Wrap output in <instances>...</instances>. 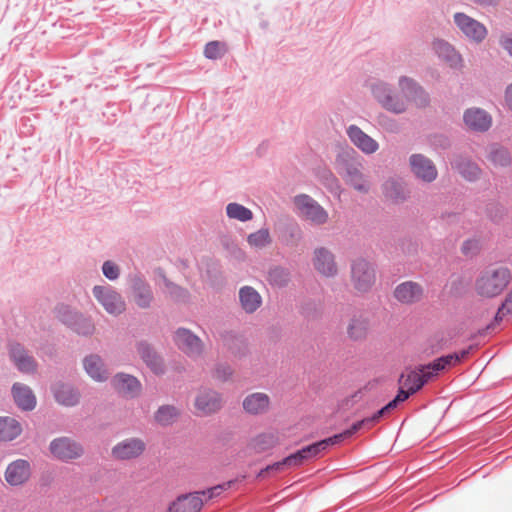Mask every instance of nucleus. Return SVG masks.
Wrapping results in <instances>:
<instances>
[{
	"instance_id": "1",
	"label": "nucleus",
	"mask_w": 512,
	"mask_h": 512,
	"mask_svg": "<svg viewBox=\"0 0 512 512\" xmlns=\"http://www.w3.org/2000/svg\"><path fill=\"white\" fill-rule=\"evenodd\" d=\"M426 367L427 365H421L415 370L401 374L399 378L400 388L396 397L373 416L362 419L365 426L367 428L372 427L382 416L395 409L399 403L407 400L410 395L416 393L425 383L429 382L434 376L433 371Z\"/></svg>"
},
{
	"instance_id": "2",
	"label": "nucleus",
	"mask_w": 512,
	"mask_h": 512,
	"mask_svg": "<svg viewBox=\"0 0 512 512\" xmlns=\"http://www.w3.org/2000/svg\"><path fill=\"white\" fill-rule=\"evenodd\" d=\"M356 152L352 149L350 152H343L337 156L339 172L343 174L347 182L357 191L367 193L369 188L363 183V174L361 172V163L351 154Z\"/></svg>"
},
{
	"instance_id": "3",
	"label": "nucleus",
	"mask_w": 512,
	"mask_h": 512,
	"mask_svg": "<svg viewBox=\"0 0 512 512\" xmlns=\"http://www.w3.org/2000/svg\"><path fill=\"white\" fill-rule=\"evenodd\" d=\"M371 93L375 100L387 111L402 114L407 110L406 102L394 93L392 86L383 81L371 84Z\"/></svg>"
},
{
	"instance_id": "4",
	"label": "nucleus",
	"mask_w": 512,
	"mask_h": 512,
	"mask_svg": "<svg viewBox=\"0 0 512 512\" xmlns=\"http://www.w3.org/2000/svg\"><path fill=\"white\" fill-rule=\"evenodd\" d=\"M512 280L511 270L503 265H488L476 279L475 288H507Z\"/></svg>"
},
{
	"instance_id": "5",
	"label": "nucleus",
	"mask_w": 512,
	"mask_h": 512,
	"mask_svg": "<svg viewBox=\"0 0 512 512\" xmlns=\"http://www.w3.org/2000/svg\"><path fill=\"white\" fill-rule=\"evenodd\" d=\"M350 272L355 288H372L376 283V265L363 257L351 261Z\"/></svg>"
},
{
	"instance_id": "6",
	"label": "nucleus",
	"mask_w": 512,
	"mask_h": 512,
	"mask_svg": "<svg viewBox=\"0 0 512 512\" xmlns=\"http://www.w3.org/2000/svg\"><path fill=\"white\" fill-rule=\"evenodd\" d=\"M362 428H367L364 422L362 420L357 421L351 426V428L345 430L344 432L336 434L332 437L321 440L319 442L313 443L311 445H308L302 448L300 451L305 461H307L318 456L322 451L326 450L329 446L338 444L344 439L351 437L354 433H356Z\"/></svg>"
},
{
	"instance_id": "7",
	"label": "nucleus",
	"mask_w": 512,
	"mask_h": 512,
	"mask_svg": "<svg viewBox=\"0 0 512 512\" xmlns=\"http://www.w3.org/2000/svg\"><path fill=\"white\" fill-rule=\"evenodd\" d=\"M453 18L457 28L470 40L481 43L486 38L488 31L478 20L463 12L455 13Z\"/></svg>"
},
{
	"instance_id": "8",
	"label": "nucleus",
	"mask_w": 512,
	"mask_h": 512,
	"mask_svg": "<svg viewBox=\"0 0 512 512\" xmlns=\"http://www.w3.org/2000/svg\"><path fill=\"white\" fill-rule=\"evenodd\" d=\"M173 341L190 358L200 357L204 352L202 340L188 329H177L174 333Z\"/></svg>"
},
{
	"instance_id": "9",
	"label": "nucleus",
	"mask_w": 512,
	"mask_h": 512,
	"mask_svg": "<svg viewBox=\"0 0 512 512\" xmlns=\"http://www.w3.org/2000/svg\"><path fill=\"white\" fill-rule=\"evenodd\" d=\"M410 170L416 179L424 183H432L438 177V170L434 162L427 156L415 153L409 157Z\"/></svg>"
},
{
	"instance_id": "10",
	"label": "nucleus",
	"mask_w": 512,
	"mask_h": 512,
	"mask_svg": "<svg viewBox=\"0 0 512 512\" xmlns=\"http://www.w3.org/2000/svg\"><path fill=\"white\" fill-rule=\"evenodd\" d=\"M399 87L407 100L414 103L417 108L423 109L430 105L429 93L413 78L401 76Z\"/></svg>"
},
{
	"instance_id": "11",
	"label": "nucleus",
	"mask_w": 512,
	"mask_h": 512,
	"mask_svg": "<svg viewBox=\"0 0 512 512\" xmlns=\"http://www.w3.org/2000/svg\"><path fill=\"white\" fill-rule=\"evenodd\" d=\"M294 204L313 223L324 224L328 219L325 209L307 194L296 195L294 197Z\"/></svg>"
},
{
	"instance_id": "12",
	"label": "nucleus",
	"mask_w": 512,
	"mask_h": 512,
	"mask_svg": "<svg viewBox=\"0 0 512 512\" xmlns=\"http://www.w3.org/2000/svg\"><path fill=\"white\" fill-rule=\"evenodd\" d=\"M51 454L61 461H71L82 456L83 448L68 437L54 439L49 446Z\"/></svg>"
},
{
	"instance_id": "13",
	"label": "nucleus",
	"mask_w": 512,
	"mask_h": 512,
	"mask_svg": "<svg viewBox=\"0 0 512 512\" xmlns=\"http://www.w3.org/2000/svg\"><path fill=\"white\" fill-rule=\"evenodd\" d=\"M312 263L315 270L325 277H334L338 273L335 255L326 247L314 249Z\"/></svg>"
},
{
	"instance_id": "14",
	"label": "nucleus",
	"mask_w": 512,
	"mask_h": 512,
	"mask_svg": "<svg viewBox=\"0 0 512 512\" xmlns=\"http://www.w3.org/2000/svg\"><path fill=\"white\" fill-rule=\"evenodd\" d=\"M276 230L280 241L286 246H296L302 239V230L293 218L280 219Z\"/></svg>"
},
{
	"instance_id": "15",
	"label": "nucleus",
	"mask_w": 512,
	"mask_h": 512,
	"mask_svg": "<svg viewBox=\"0 0 512 512\" xmlns=\"http://www.w3.org/2000/svg\"><path fill=\"white\" fill-rule=\"evenodd\" d=\"M4 476L11 486L23 485L31 476L30 463L24 459H17L7 466Z\"/></svg>"
},
{
	"instance_id": "16",
	"label": "nucleus",
	"mask_w": 512,
	"mask_h": 512,
	"mask_svg": "<svg viewBox=\"0 0 512 512\" xmlns=\"http://www.w3.org/2000/svg\"><path fill=\"white\" fill-rule=\"evenodd\" d=\"M465 125L474 132H486L490 129L492 118L481 108H468L463 114Z\"/></svg>"
},
{
	"instance_id": "17",
	"label": "nucleus",
	"mask_w": 512,
	"mask_h": 512,
	"mask_svg": "<svg viewBox=\"0 0 512 512\" xmlns=\"http://www.w3.org/2000/svg\"><path fill=\"white\" fill-rule=\"evenodd\" d=\"M139 357L155 375H162L165 372V364L162 357L155 349L146 342H139L136 345Z\"/></svg>"
},
{
	"instance_id": "18",
	"label": "nucleus",
	"mask_w": 512,
	"mask_h": 512,
	"mask_svg": "<svg viewBox=\"0 0 512 512\" xmlns=\"http://www.w3.org/2000/svg\"><path fill=\"white\" fill-rule=\"evenodd\" d=\"M197 412L201 415H209L221 408L219 394L210 389H200L194 402Z\"/></svg>"
},
{
	"instance_id": "19",
	"label": "nucleus",
	"mask_w": 512,
	"mask_h": 512,
	"mask_svg": "<svg viewBox=\"0 0 512 512\" xmlns=\"http://www.w3.org/2000/svg\"><path fill=\"white\" fill-rule=\"evenodd\" d=\"M111 384L118 393L130 398L138 396L142 390L140 381L136 377L125 373L116 374Z\"/></svg>"
},
{
	"instance_id": "20",
	"label": "nucleus",
	"mask_w": 512,
	"mask_h": 512,
	"mask_svg": "<svg viewBox=\"0 0 512 512\" xmlns=\"http://www.w3.org/2000/svg\"><path fill=\"white\" fill-rule=\"evenodd\" d=\"M145 450V444L137 438L125 439L112 449L115 458L129 460L140 456Z\"/></svg>"
},
{
	"instance_id": "21",
	"label": "nucleus",
	"mask_w": 512,
	"mask_h": 512,
	"mask_svg": "<svg viewBox=\"0 0 512 512\" xmlns=\"http://www.w3.org/2000/svg\"><path fill=\"white\" fill-rule=\"evenodd\" d=\"M95 298L110 314H120L125 310V302L116 290H95Z\"/></svg>"
},
{
	"instance_id": "22",
	"label": "nucleus",
	"mask_w": 512,
	"mask_h": 512,
	"mask_svg": "<svg viewBox=\"0 0 512 512\" xmlns=\"http://www.w3.org/2000/svg\"><path fill=\"white\" fill-rule=\"evenodd\" d=\"M347 134L351 142L366 154L376 152L379 147L376 140L363 132L356 125H350L347 129Z\"/></svg>"
},
{
	"instance_id": "23",
	"label": "nucleus",
	"mask_w": 512,
	"mask_h": 512,
	"mask_svg": "<svg viewBox=\"0 0 512 512\" xmlns=\"http://www.w3.org/2000/svg\"><path fill=\"white\" fill-rule=\"evenodd\" d=\"M382 192L387 199L395 204L405 202L410 196V191L406 188L405 183L393 178L383 183Z\"/></svg>"
},
{
	"instance_id": "24",
	"label": "nucleus",
	"mask_w": 512,
	"mask_h": 512,
	"mask_svg": "<svg viewBox=\"0 0 512 512\" xmlns=\"http://www.w3.org/2000/svg\"><path fill=\"white\" fill-rule=\"evenodd\" d=\"M203 506L200 493H190L178 497L168 509V512H199Z\"/></svg>"
},
{
	"instance_id": "25",
	"label": "nucleus",
	"mask_w": 512,
	"mask_h": 512,
	"mask_svg": "<svg viewBox=\"0 0 512 512\" xmlns=\"http://www.w3.org/2000/svg\"><path fill=\"white\" fill-rule=\"evenodd\" d=\"M269 406V396L261 392L252 393L243 400L244 410L252 415L266 413L269 409Z\"/></svg>"
},
{
	"instance_id": "26",
	"label": "nucleus",
	"mask_w": 512,
	"mask_h": 512,
	"mask_svg": "<svg viewBox=\"0 0 512 512\" xmlns=\"http://www.w3.org/2000/svg\"><path fill=\"white\" fill-rule=\"evenodd\" d=\"M470 349H464L458 353L449 354L437 358L433 362L427 364L428 369L433 371V376H437L442 370L459 364L469 354Z\"/></svg>"
},
{
	"instance_id": "27",
	"label": "nucleus",
	"mask_w": 512,
	"mask_h": 512,
	"mask_svg": "<svg viewBox=\"0 0 512 512\" xmlns=\"http://www.w3.org/2000/svg\"><path fill=\"white\" fill-rule=\"evenodd\" d=\"M433 49L438 57L446 61L451 67H457L462 61L461 55L446 40L436 39L433 42Z\"/></svg>"
},
{
	"instance_id": "28",
	"label": "nucleus",
	"mask_w": 512,
	"mask_h": 512,
	"mask_svg": "<svg viewBox=\"0 0 512 512\" xmlns=\"http://www.w3.org/2000/svg\"><path fill=\"white\" fill-rule=\"evenodd\" d=\"M12 395L15 403L22 410H32L36 406V397L28 386L15 383L12 387Z\"/></svg>"
},
{
	"instance_id": "29",
	"label": "nucleus",
	"mask_w": 512,
	"mask_h": 512,
	"mask_svg": "<svg viewBox=\"0 0 512 512\" xmlns=\"http://www.w3.org/2000/svg\"><path fill=\"white\" fill-rule=\"evenodd\" d=\"M487 159L494 166L500 167H509L512 163V156L509 149L499 143L489 145Z\"/></svg>"
},
{
	"instance_id": "30",
	"label": "nucleus",
	"mask_w": 512,
	"mask_h": 512,
	"mask_svg": "<svg viewBox=\"0 0 512 512\" xmlns=\"http://www.w3.org/2000/svg\"><path fill=\"white\" fill-rule=\"evenodd\" d=\"M279 443L276 432H263L253 437L249 442V448L256 453H261L275 447Z\"/></svg>"
},
{
	"instance_id": "31",
	"label": "nucleus",
	"mask_w": 512,
	"mask_h": 512,
	"mask_svg": "<svg viewBox=\"0 0 512 512\" xmlns=\"http://www.w3.org/2000/svg\"><path fill=\"white\" fill-rule=\"evenodd\" d=\"M84 368L88 375L95 381H105L108 372L104 367L102 359L98 355H90L84 359Z\"/></svg>"
},
{
	"instance_id": "32",
	"label": "nucleus",
	"mask_w": 512,
	"mask_h": 512,
	"mask_svg": "<svg viewBox=\"0 0 512 512\" xmlns=\"http://www.w3.org/2000/svg\"><path fill=\"white\" fill-rule=\"evenodd\" d=\"M10 355L20 371L28 373L35 370L34 360L27 355L20 344L11 345Z\"/></svg>"
},
{
	"instance_id": "33",
	"label": "nucleus",
	"mask_w": 512,
	"mask_h": 512,
	"mask_svg": "<svg viewBox=\"0 0 512 512\" xmlns=\"http://www.w3.org/2000/svg\"><path fill=\"white\" fill-rule=\"evenodd\" d=\"M22 432L20 423L10 417H0V441H12Z\"/></svg>"
},
{
	"instance_id": "34",
	"label": "nucleus",
	"mask_w": 512,
	"mask_h": 512,
	"mask_svg": "<svg viewBox=\"0 0 512 512\" xmlns=\"http://www.w3.org/2000/svg\"><path fill=\"white\" fill-rule=\"evenodd\" d=\"M54 396L58 403L65 406H74L79 402V393L65 384L54 387Z\"/></svg>"
},
{
	"instance_id": "35",
	"label": "nucleus",
	"mask_w": 512,
	"mask_h": 512,
	"mask_svg": "<svg viewBox=\"0 0 512 512\" xmlns=\"http://www.w3.org/2000/svg\"><path fill=\"white\" fill-rule=\"evenodd\" d=\"M290 278V269L281 265H275L268 271L267 280L274 287L285 288L288 285Z\"/></svg>"
},
{
	"instance_id": "36",
	"label": "nucleus",
	"mask_w": 512,
	"mask_h": 512,
	"mask_svg": "<svg viewBox=\"0 0 512 512\" xmlns=\"http://www.w3.org/2000/svg\"><path fill=\"white\" fill-rule=\"evenodd\" d=\"M456 168L460 175L469 182L478 180L482 173L478 164L468 159H461L457 161Z\"/></svg>"
},
{
	"instance_id": "37",
	"label": "nucleus",
	"mask_w": 512,
	"mask_h": 512,
	"mask_svg": "<svg viewBox=\"0 0 512 512\" xmlns=\"http://www.w3.org/2000/svg\"><path fill=\"white\" fill-rule=\"evenodd\" d=\"M63 321L80 335H91L95 330L94 324L89 319L77 314L70 315L64 318Z\"/></svg>"
},
{
	"instance_id": "38",
	"label": "nucleus",
	"mask_w": 512,
	"mask_h": 512,
	"mask_svg": "<svg viewBox=\"0 0 512 512\" xmlns=\"http://www.w3.org/2000/svg\"><path fill=\"white\" fill-rule=\"evenodd\" d=\"M239 298L242 308L247 313H253L262 303V298L257 290H240Z\"/></svg>"
},
{
	"instance_id": "39",
	"label": "nucleus",
	"mask_w": 512,
	"mask_h": 512,
	"mask_svg": "<svg viewBox=\"0 0 512 512\" xmlns=\"http://www.w3.org/2000/svg\"><path fill=\"white\" fill-rule=\"evenodd\" d=\"M226 214L230 219H236L241 222H247L253 218V212L249 208L236 202L229 203L226 206Z\"/></svg>"
},
{
	"instance_id": "40",
	"label": "nucleus",
	"mask_w": 512,
	"mask_h": 512,
	"mask_svg": "<svg viewBox=\"0 0 512 512\" xmlns=\"http://www.w3.org/2000/svg\"><path fill=\"white\" fill-rule=\"evenodd\" d=\"M180 415V411L172 405L161 406L155 413V420L160 425L172 424Z\"/></svg>"
},
{
	"instance_id": "41",
	"label": "nucleus",
	"mask_w": 512,
	"mask_h": 512,
	"mask_svg": "<svg viewBox=\"0 0 512 512\" xmlns=\"http://www.w3.org/2000/svg\"><path fill=\"white\" fill-rule=\"evenodd\" d=\"M368 331V322L363 318H354L347 327L348 336L353 340L363 339Z\"/></svg>"
},
{
	"instance_id": "42",
	"label": "nucleus",
	"mask_w": 512,
	"mask_h": 512,
	"mask_svg": "<svg viewBox=\"0 0 512 512\" xmlns=\"http://www.w3.org/2000/svg\"><path fill=\"white\" fill-rule=\"evenodd\" d=\"M319 181L331 192L336 193L340 189L338 178L328 168H319L317 171Z\"/></svg>"
},
{
	"instance_id": "43",
	"label": "nucleus",
	"mask_w": 512,
	"mask_h": 512,
	"mask_svg": "<svg viewBox=\"0 0 512 512\" xmlns=\"http://www.w3.org/2000/svg\"><path fill=\"white\" fill-rule=\"evenodd\" d=\"M247 242L254 247L263 248L271 243V237L268 229L261 228L248 235Z\"/></svg>"
},
{
	"instance_id": "44",
	"label": "nucleus",
	"mask_w": 512,
	"mask_h": 512,
	"mask_svg": "<svg viewBox=\"0 0 512 512\" xmlns=\"http://www.w3.org/2000/svg\"><path fill=\"white\" fill-rule=\"evenodd\" d=\"M226 52V45L220 41H210L204 47V56L210 60L221 58Z\"/></svg>"
},
{
	"instance_id": "45",
	"label": "nucleus",
	"mask_w": 512,
	"mask_h": 512,
	"mask_svg": "<svg viewBox=\"0 0 512 512\" xmlns=\"http://www.w3.org/2000/svg\"><path fill=\"white\" fill-rule=\"evenodd\" d=\"M150 276H151L152 280L154 281V284L156 286H158L159 288H162V287H164V288H181L180 286H178L175 283H173L172 281H170L167 278L165 271L160 267L154 268L151 271Z\"/></svg>"
},
{
	"instance_id": "46",
	"label": "nucleus",
	"mask_w": 512,
	"mask_h": 512,
	"mask_svg": "<svg viewBox=\"0 0 512 512\" xmlns=\"http://www.w3.org/2000/svg\"><path fill=\"white\" fill-rule=\"evenodd\" d=\"M393 297L400 303L410 304L421 298V290H393Z\"/></svg>"
},
{
	"instance_id": "47",
	"label": "nucleus",
	"mask_w": 512,
	"mask_h": 512,
	"mask_svg": "<svg viewBox=\"0 0 512 512\" xmlns=\"http://www.w3.org/2000/svg\"><path fill=\"white\" fill-rule=\"evenodd\" d=\"M130 299L140 308H146L153 300L151 290H132Z\"/></svg>"
},
{
	"instance_id": "48",
	"label": "nucleus",
	"mask_w": 512,
	"mask_h": 512,
	"mask_svg": "<svg viewBox=\"0 0 512 512\" xmlns=\"http://www.w3.org/2000/svg\"><path fill=\"white\" fill-rule=\"evenodd\" d=\"M481 250L480 241L475 238L466 239L461 246V252L466 257H474Z\"/></svg>"
},
{
	"instance_id": "49",
	"label": "nucleus",
	"mask_w": 512,
	"mask_h": 512,
	"mask_svg": "<svg viewBox=\"0 0 512 512\" xmlns=\"http://www.w3.org/2000/svg\"><path fill=\"white\" fill-rule=\"evenodd\" d=\"M429 142L435 149L447 150L451 147L450 138L443 133H434L430 135Z\"/></svg>"
},
{
	"instance_id": "50",
	"label": "nucleus",
	"mask_w": 512,
	"mask_h": 512,
	"mask_svg": "<svg viewBox=\"0 0 512 512\" xmlns=\"http://www.w3.org/2000/svg\"><path fill=\"white\" fill-rule=\"evenodd\" d=\"M505 213L506 209L499 203H492L487 207V216L496 224L503 220Z\"/></svg>"
},
{
	"instance_id": "51",
	"label": "nucleus",
	"mask_w": 512,
	"mask_h": 512,
	"mask_svg": "<svg viewBox=\"0 0 512 512\" xmlns=\"http://www.w3.org/2000/svg\"><path fill=\"white\" fill-rule=\"evenodd\" d=\"M505 316H512V291L506 296L505 301L498 308L495 322L499 323Z\"/></svg>"
},
{
	"instance_id": "52",
	"label": "nucleus",
	"mask_w": 512,
	"mask_h": 512,
	"mask_svg": "<svg viewBox=\"0 0 512 512\" xmlns=\"http://www.w3.org/2000/svg\"><path fill=\"white\" fill-rule=\"evenodd\" d=\"M102 273L108 280L114 281L120 275V268L115 262L107 260L102 264Z\"/></svg>"
},
{
	"instance_id": "53",
	"label": "nucleus",
	"mask_w": 512,
	"mask_h": 512,
	"mask_svg": "<svg viewBox=\"0 0 512 512\" xmlns=\"http://www.w3.org/2000/svg\"><path fill=\"white\" fill-rule=\"evenodd\" d=\"M129 288H149L144 275L140 272H132L128 276Z\"/></svg>"
},
{
	"instance_id": "54",
	"label": "nucleus",
	"mask_w": 512,
	"mask_h": 512,
	"mask_svg": "<svg viewBox=\"0 0 512 512\" xmlns=\"http://www.w3.org/2000/svg\"><path fill=\"white\" fill-rule=\"evenodd\" d=\"M231 485V482H228L226 484H223V485H217L215 487H212L208 490H205V491H202V492H199L200 493V497L205 498V499H212L213 497H216L218 495L221 494L222 491H224L225 489H227V487H229Z\"/></svg>"
},
{
	"instance_id": "55",
	"label": "nucleus",
	"mask_w": 512,
	"mask_h": 512,
	"mask_svg": "<svg viewBox=\"0 0 512 512\" xmlns=\"http://www.w3.org/2000/svg\"><path fill=\"white\" fill-rule=\"evenodd\" d=\"M287 466V464L285 463V460L283 459L282 461H279V462H276V463H273L272 465H268L266 468L262 469L257 477L258 478H262V477H265L266 474L268 473H274V472H281L283 471Z\"/></svg>"
},
{
	"instance_id": "56",
	"label": "nucleus",
	"mask_w": 512,
	"mask_h": 512,
	"mask_svg": "<svg viewBox=\"0 0 512 512\" xmlns=\"http://www.w3.org/2000/svg\"><path fill=\"white\" fill-rule=\"evenodd\" d=\"M284 460L288 467L300 466L305 461L300 450L284 458Z\"/></svg>"
},
{
	"instance_id": "57",
	"label": "nucleus",
	"mask_w": 512,
	"mask_h": 512,
	"mask_svg": "<svg viewBox=\"0 0 512 512\" xmlns=\"http://www.w3.org/2000/svg\"><path fill=\"white\" fill-rule=\"evenodd\" d=\"M499 43L501 47L512 57V33L502 34Z\"/></svg>"
},
{
	"instance_id": "58",
	"label": "nucleus",
	"mask_w": 512,
	"mask_h": 512,
	"mask_svg": "<svg viewBox=\"0 0 512 512\" xmlns=\"http://www.w3.org/2000/svg\"><path fill=\"white\" fill-rule=\"evenodd\" d=\"M469 1L475 5L483 7V8H488V7L494 8L500 4L501 0H469Z\"/></svg>"
},
{
	"instance_id": "59",
	"label": "nucleus",
	"mask_w": 512,
	"mask_h": 512,
	"mask_svg": "<svg viewBox=\"0 0 512 512\" xmlns=\"http://www.w3.org/2000/svg\"><path fill=\"white\" fill-rule=\"evenodd\" d=\"M232 375V370L229 366L219 367L216 370V377L220 380H225Z\"/></svg>"
},
{
	"instance_id": "60",
	"label": "nucleus",
	"mask_w": 512,
	"mask_h": 512,
	"mask_svg": "<svg viewBox=\"0 0 512 512\" xmlns=\"http://www.w3.org/2000/svg\"><path fill=\"white\" fill-rule=\"evenodd\" d=\"M505 103L509 110L512 111V83L505 89Z\"/></svg>"
},
{
	"instance_id": "61",
	"label": "nucleus",
	"mask_w": 512,
	"mask_h": 512,
	"mask_svg": "<svg viewBox=\"0 0 512 512\" xmlns=\"http://www.w3.org/2000/svg\"><path fill=\"white\" fill-rule=\"evenodd\" d=\"M395 288H421L418 283L413 281H404L398 284Z\"/></svg>"
},
{
	"instance_id": "62",
	"label": "nucleus",
	"mask_w": 512,
	"mask_h": 512,
	"mask_svg": "<svg viewBox=\"0 0 512 512\" xmlns=\"http://www.w3.org/2000/svg\"><path fill=\"white\" fill-rule=\"evenodd\" d=\"M259 27L263 30V31H267L268 28H269V21L267 19H264V18H261L260 19V22H259Z\"/></svg>"
},
{
	"instance_id": "63",
	"label": "nucleus",
	"mask_w": 512,
	"mask_h": 512,
	"mask_svg": "<svg viewBox=\"0 0 512 512\" xmlns=\"http://www.w3.org/2000/svg\"><path fill=\"white\" fill-rule=\"evenodd\" d=\"M229 349H230V350L232 351V353H233V354H235V355H239V356H240V355H244V352H243V353H240L239 351H234V350H233V347H231V346L229 347Z\"/></svg>"
},
{
	"instance_id": "64",
	"label": "nucleus",
	"mask_w": 512,
	"mask_h": 512,
	"mask_svg": "<svg viewBox=\"0 0 512 512\" xmlns=\"http://www.w3.org/2000/svg\"><path fill=\"white\" fill-rule=\"evenodd\" d=\"M93 288L98 289V288H104V287H103L102 285L95 284V285L93 286Z\"/></svg>"
}]
</instances>
